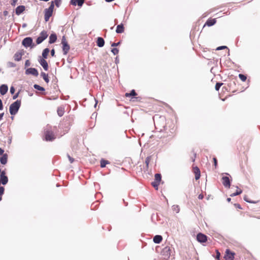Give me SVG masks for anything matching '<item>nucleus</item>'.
Masks as SVG:
<instances>
[{
	"label": "nucleus",
	"instance_id": "obj_13",
	"mask_svg": "<svg viewBox=\"0 0 260 260\" xmlns=\"http://www.w3.org/2000/svg\"><path fill=\"white\" fill-rule=\"evenodd\" d=\"M25 10V7L24 6H18L15 10V12L16 15H20Z\"/></svg>",
	"mask_w": 260,
	"mask_h": 260
},
{
	"label": "nucleus",
	"instance_id": "obj_33",
	"mask_svg": "<svg viewBox=\"0 0 260 260\" xmlns=\"http://www.w3.org/2000/svg\"><path fill=\"white\" fill-rule=\"evenodd\" d=\"M54 7V2H52L50 6L47 9L53 12Z\"/></svg>",
	"mask_w": 260,
	"mask_h": 260
},
{
	"label": "nucleus",
	"instance_id": "obj_1",
	"mask_svg": "<svg viewBox=\"0 0 260 260\" xmlns=\"http://www.w3.org/2000/svg\"><path fill=\"white\" fill-rule=\"evenodd\" d=\"M45 140L52 141L56 138L51 126H47L44 131Z\"/></svg>",
	"mask_w": 260,
	"mask_h": 260
},
{
	"label": "nucleus",
	"instance_id": "obj_9",
	"mask_svg": "<svg viewBox=\"0 0 260 260\" xmlns=\"http://www.w3.org/2000/svg\"><path fill=\"white\" fill-rule=\"evenodd\" d=\"M39 62L45 71H47L48 70V63L45 59L40 58L39 60Z\"/></svg>",
	"mask_w": 260,
	"mask_h": 260
},
{
	"label": "nucleus",
	"instance_id": "obj_5",
	"mask_svg": "<svg viewBox=\"0 0 260 260\" xmlns=\"http://www.w3.org/2000/svg\"><path fill=\"white\" fill-rule=\"evenodd\" d=\"M235 253L231 252L229 249H226L224 258L225 260H234Z\"/></svg>",
	"mask_w": 260,
	"mask_h": 260
},
{
	"label": "nucleus",
	"instance_id": "obj_57",
	"mask_svg": "<svg viewBox=\"0 0 260 260\" xmlns=\"http://www.w3.org/2000/svg\"><path fill=\"white\" fill-rule=\"evenodd\" d=\"M3 103L2 102V100L0 99V110H2L3 109Z\"/></svg>",
	"mask_w": 260,
	"mask_h": 260
},
{
	"label": "nucleus",
	"instance_id": "obj_42",
	"mask_svg": "<svg viewBox=\"0 0 260 260\" xmlns=\"http://www.w3.org/2000/svg\"><path fill=\"white\" fill-rule=\"evenodd\" d=\"M216 258L217 259H219L220 258V252L218 251V250H216Z\"/></svg>",
	"mask_w": 260,
	"mask_h": 260
},
{
	"label": "nucleus",
	"instance_id": "obj_51",
	"mask_svg": "<svg viewBox=\"0 0 260 260\" xmlns=\"http://www.w3.org/2000/svg\"><path fill=\"white\" fill-rule=\"evenodd\" d=\"M8 65L10 67H15V63H14L13 62H8Z\"/></svg>",
	"mask_w": 260,
	"mask_h": 260
},
{
	"label": "nucleus",
	"instance_id": "obj_56",
	"mask_svg": "<svg viewBox=\"0 0 260 260\" xmlns=\"http://www.w3.org/2000/svg\"><path fill=\"white\" fill-rule=\"evenodd\" d=\"M235 206L237 208H239V209H241V206L240 204H235Z\"/></svg>",
	"mask_w": 260,
	"mask_h": 260
},
{
	"label": "nucleus",
	"instance_id": "obj_46",
	"mask_svg": "<svg viewBox=\"0 0 260 260\" xmlns=\"http://www.w3.org/2000/svg\"><path fill=\"white\" fill-rule=\"evenodd\" d=\"M68 43V42H67L66 41V39L65 38L64 36H63L62 38V40H61V44H64V43Z\"/></svg>",
	"mask_w": 260,
	"mask_h": 260
},
{
	"label": "nucleus",
	"instance_id": "obj_49",
	"mask_svg": "<svg viewBox=\"0 0 260 260\" xmlns=\"http://www.w3.org/2000/svg\"><path fill=\"white\" fill-rule=\"evenodd\" d=\"M68 157L69 159V160H70L71 163H72V162H74V159L73 158L71 157L69 155H68Z\"/></svg>",
	"mask_w": 260,
	"mask_h": 260
},
{
	"label": "nucleus",
	"instance_id": "obj_4",
	"mask_svg": "<svg viewBox=\"0 0 260 260\" xmlns=\"http://www.w3.org/2000/svg\"><path fill=\"white\" fill-rule=\"evenodd\" d=\"M48 37V34L46 31H42L40 36L37 39L36 42L37 44H41L44 40H45Z\"/></svg>",
	"mask_w": 260,
	"mask_h": 260
},
{
	"label": "nucleus",
	"instance_id": "obj_12",
	"mask_svg": "<svg viewBox=\"0 0 260 260\" xmlns=\"http://www.w3.org/2000/svg\"><path fill=\"white\" fill-rule=\"evenodd\" d=\"M8 87L7 85L3 84L0 86V93L2 95H5L8 91Z\"/></svg>",
	"mask_w": 260,
	"mask_h": 260
},
{
	"label": "nucleus",
	"instance_id": "obj_10",
	"mask_svg": "<svg viewBox=\"0 0 260 260\" xmlns=\"http://www.w3.org/2000/svg\"><path fill=\"white\" fill-rule=\"evenodd\" d=\"M164 182L161 181V180H154L152 181L151 184L152 186L156 189L158 190V186L160 184H163Z\"/></svg>",
	"mask_w": 260,
	"mask_h": 260
},
{
	"label": "nucleus",
	"instance_id": "obj_27",
	"mask_svg": "<svg viewBox=\"0 0 260 260\" xmlns=\"http://www.w3.org/2000/svg\"><path fill=\"white\" fill-rule=\"evenodd\" d=\"M109 164V162L108 160L105 159H101V167L102 168H104L106 167L107 164Z\"/></svg>",
	"mask_w": 260,
	"mask_h": 260
},
{
	"label": "nucleus",
	"instance_id": "obj_48",
	"mask_svg": "<svg viewBox=\"0 0 260 260\" xmlns=\"http://www.w3.org/2000/svg\"><path fill=\"white\" fill-rule=\"evenodd\" d=\"M4 192V188L2 186L0 187V195H2Z\"/></svg>",
	"mask_w": 260,
	"mask_h": 260
},
{
	"label": "nucleus",
	"instance_id": "obj_53",
	"mask_svg": "<svg viewBox=\"0 0 260 260\" xmlns=\"http://www.w3.org/2000/svg\"><path fill=\"white\" fill-rule=\"evenodd\" d=\"M120 42H118V43H113L112 44L111 46L112 47H115V46H117L118 45H119L120 44Z\"/></svg>",
	"mask_w": 260,
	"mask_h": 260
},
{
	"label": "nucleus",
	"instance_id": "obj_26",
	"mask_svg": "<svg viewBox=\"0 0 260 260\" xmlns=\"http://www.w3.org/2000/svg\"><path fill=\"white\" fill-rule=\"evenodd\" d=\"M41 76L43 77L46 82L48 83L49 81L48 75L44 72H42L41 74Z\"/></svg>",
	"mask_w": 260,
	"mask_h": 260
},
{
	"label": "nucleus",
	"instance_id": "obj_25",
	"mask_svg": "<svg viewBox=\"0 0 260 260\" xmlns=\"http://www.w3.org/2000/svg\"><path fill=\"white\" fill-rule=\"evenodd\" d=\"M49 52V49L48 48L45 49L42 53V56L44 58H46Z\"/></svg>",
	"mask_w": 260,
	"mask_h": 260
},
{
	"label": "nucleus",
	"instance_id": "obj_39",
	"mask_svg": "<svg viewBox=\"0 0 260 260\" xmlns=\"http://www.w3.org/2000/svg\"><path fill=\"white\" fill-rule=\"evenodd\" d=\"M173 210L176 211V212H177V213L179 212V208L178 206H177V205L173 206Z\"/></svg>",
	"mask_w": 260,
	"mask_h": 260
},
{
	"label": "nucleus",
	"instance_id": "obj_38",
	"mask_svg": "<svg viewBox=\"0 0 260 260\" xmlns=\"http://www.w3.org/2000/svg\"><path fill=\"white\" fill-rule=\"evenodd\" d=\"M61 2V0H55L54 4L55 3L56 7H59Z\"/></svg>",
	"mask_w": 260,
	"mask_h": 260
},
{
	"label": "nucleus",
	"instance_id": "obj_62",
	"mask_svg": "<svg viewBox=\"0 0 260 260\" xmlns=\"http://www.w3.org/2000/svg\"><path fill=\"white\" fill-rule=\"evenodd\" d=\"M7 13H8V12L6 11L4 12V14L5 15H7Z\"/></svg>",
	"mask_w": 260,
	"mask_h": 260
},
{
	"label": "nucleus",
	"instance_id": "obj_28",
	"mask_svg": "<svg viewBox=\"0 0 260 260\" xmlns=\"http://www.w3.org/2000/svg\"><path fill=\"white\" fill-rule=\"evenodd\" d=\"M223 185L228 188H230V180H224V181L223 182Z\"/></svg>",
	"mask_w": 260,
	"mask_h": 260
},
{
	"label": "nucleus",
	"instance_id": "obj_59",
	"mask_svg": "<svg viewBox=\"0 0 260 260\" xmlns=\"http://www.w3.org/2000/svg\"><path fill=\"white\" fill-rule=\"evenodd\" d=\"M4 152V150L0 148V155H2Z\"/></svg>",
	"mask_w": 260,
	"mask_h": 260
},
{
	"label": "nucleus",
	"instance_id": "obj_61",
	"mask_svg": "<svg viewBox=\"0 0 260 260\" xmlns=\"http://www.w3.org/2000/svg\"><path fill=\"white\" fill-rule=\"evenodd\" d=\"M214 165L215 166H216L217 165V160L216 158H214Z\"/></svg>",
	"mask_w": 260,
	"mask_h": 260
},
{
	"label": "nucleus",
	"instance_id": "obj_15",
	"mask_svg": "<svg viewBox=\"0 0 260 260\" xmlns=\"http://www.w3.org/2000/svg\"><path fill=\"white\" fill-rule=\"evenodd\" d=\"M62 50L63 52V54L66 55L70 50V46L68 45V43H64V44H62Z\"/></svg>",
	"mask_w": 260,
	"mask_h": 260
},
{
	"label": "nucleus",
	"instance_id": "obj_45",
	"mask_svg": "<svg viewBox=\"0 0 260 260\" xmlns=\"http://www.w3.org/2000/svg\"><path fill=\"white\" fill-rule=\"evenodd\" d=\"M161 174H156L155 175V179H161Z\"/></svg>",
	"mask_w": 260,
	"mask_h": 260
},
{
	"label": "nucleus",
	"instance_id": "obj_54",
	"mask_svg": "<svg viewBox=\"0 0 260 260\" xmlns=\"http://www.w3.org/2000/svg\"><path fill=\"white\" fill-rule=\"evenodd\" d=\"M19 95V92H17L16 94H15L13 96V100H15L16 98H18Z\"/></svg>",
	"mask_w": 260,
	"mask_h": 260
},
{
	"label": "nucleus",
	"instance_id": "obj_22",
	"mask_svg": "<svg viewBox=\"0 0 260 260\" xmlns=\"http://www.w3.org/2000/svg\"><path fill=\"white\" fill-rule=\"evenodd\" d=\"M8 156L7 154H5L0 158V161L2 164L5 165L7 162Z\"/></svg>",
	"mask_w": 260,
	"mask_h": 260
},
{
	"label": "nucleus",
	"instance_id": "obj_58",
	"mask_svg": "<svg viewBox=\"0 0 260 260\" xmlns=\"http://www.w3.org/2000/svg\"><path fill=\"white\" fill-rule=\"evenodd\" d=\"M54 54H55V51L54 49H52L51 50V55L53 56L54 55Z\"/></svg>",
	"mask_w": 260,
	"mask_h": 260
},
{
	"label": "nucleus",
	"instance_id": "obj_34",
	"mask_svg": "<svg viewBox=\"0 0 260 260\" xmlns=\"http://www.w3.org/2000/svg\"><path fill=\"white\" fill-rule=\"evenodd\" d=\"M239 77L242 81H245L247 78L243 74H239Z\"/></svg>",
	"mask_w": 260,
	"mask_h": 260
},
{
	"label": "nucleus",
	"instance_id": "obj_50",
	"mask_svg": "<svg viewBox=\"0 0 260 260\" xmlns=\"http://www.w3.org/2000/svg\"><path fill=\"white\" fill-rule=\"evenodd\" d=\"M8 180H1V183L3 185H5L7 183Z\"/></svg>",
	"mask_w": 260,
	"mask_h": 260
},
{
	"label": "nucleus",
	"instance_id": "obj_31",
	"mask_svg": "<svg viewBox=\"0 0 260 260\" xmlns=\"http://www.w3.org/2000/svg\"><path fill=\"white\" fill-rule=\"evenodd\" d=\"M242 191L241 189H239L238 190H237L235 192L232 193L231 196V197H234V196H237V195H239V194H240L241 193H242Z\"/></svg>",
	"mask_w": 260,
	"mask_h": 260
},
{
	"label": "nucleus",
	"instance_id": "obj_17",
	"mask_svg": "<svg viewBox=\"0 0 260 260\" xmlns=\"http://www.w3.org/2000/svg\"><path fill=\"white\" fill-rule=\"evenodd\" d=\"M97 45L99 47H102L104 46V44H105V41L104 40V39L101 38V37H99L98 38V40H97Z\"/></svg>",
	"mask_w": 260,
	"mask_h": 260
},
{
	"label": "nucleus",
	"instance_id": "obj_21",
	"mask_svg": "<svg viewBox=\"0 0 260 260\" xmlns=\"http://www.w3.org/2000/svg\"><path fill=\"white\" fill-rule=\"evenodd\" d=\"M22 54L21 52H16L14 56V60L18 61L21 59Z\"/></svg>",
	"mask_w": 260,
	"mask_h": 260
},
{
	"label": "nucleus",
	"instance_id": "obj_35",
	"mask_svg": "<svg viewBox=\"0 0 260 260\" xmlns=\"http://www.w3.org/2000/svg\"><path fill=\"white\" fill-rule=\"evenodd\" d=\"M230 177H231L230 175H229V174H225L222 175L221 179H229Z\"/></svg>",
	"mask_w": 260,
	"mask_h": 260
},
{
	"label": "nucleus",
	"instance_id": "obj_64",
	"mask_svg": "<svg viewBox=\"0 0 260 260\" xmlns=\"http://www.w3.org/2000/svg\"><path fill=\"white\" fill-rule=\"evenodd\" d=\"M97 105V102H96V103L95 104L94 107H95Z\"/></svg>",
	"mask_w": 260,
	"mask_h": 260
},
{
	"label": "nucleus",
	"instance_id": "obj_52",
	"mask_svg": "<svg viewBox=\"0 0 260 260\" xmlns=\"http://www.w3.org/2000/svg\"><path fill=\"white\" fill-rule=\"evenodd\" d=\"M17 2V0H12L11 5L13 6H15L16 4V3Z\"/></svg>",
	"mask_w": 260,
	"mask_h": 260
},
{
	"label": "nucleus",
	"instance_id": "obj_32",
	"mask_svg": "<svg viewBox=\"0 0 260 260\" xmlns=\"http://www.w3.org/2000/svg\"><path fill=\"white\" fill-rule=\"evenodd\" d=\"M244 200L246 202H247L248 203H256V202L252 201L249 200V199L248 198V197L247 196H244Z\"/></svg>",
	"mask_w": 260,
	"mask_h": 260
},
{
	"label": "nucleus",
	"instance_id": "obj_3",
	"mask_svg": "<svg viewBox=\"0 0 260 260\" xmlns=\"http://www.w3.org/2000/svg\"><path fill=\"white\" fill-rule=\"evenodd\" d=\"M22 44L26 48L29 47L34 48L35 46V45L32 44V39L30 37L24 38L22 41Z\"/></svg>",
	"mask_w": 260,
	"mask_h": 260
},
{
	"label": "nucleus",
	"instance_id": "obj_36",
	"mask_svg": "<svg viewBox=\"0 0 260 260\" xmlns=\"http://www.w3.org/2000/svg\"><path fill=\"white\" fill-rule=\"evenodd\" d=\"M222 85V83H217L215 86L216 90H218Z\"/></svg>",
	"mask_w": 260,
	"mask_h": 260
},
{
	"label": "nucleus",
	"instance_id": "obj_20",
	"mask_svg": "<svg viewBox=\"0 0 260 260\" xmlns=\"http://www.w3.org/2000/svg\"><path fill=\"white\" fill-rule=\"evenodd\" d=\"M57 114L59 116H62L64 113V108L63 107L60 106L59 107L57 110Z\"/></svg>",
	"mask_w": 260,
	"mask_h": 260
},
{
	"label": "nucleus",
	"instance_id": "obj_44",
	"mask_svg": "<svg viewBox=\"0 0 260 260\" xmlns=\"http://www.w3.org/2000/svg\"><path fill=\"white\" fill-rule=\"evenodd\" d=\"M30 65V62L29 60H26L25 62V66L28 67Z\"/></svg>",
	"mask_w": 260,
	"mask_h": 260
},
{
	"label": "nucleus",
	"instance_id": "obj_8",
	"mask_svg": "<svg viewBox=\"0 0 260 260\" xmlns=\"http://www.w3.org/2000/svg\"><path fill=\"white\" fill-rule=\"evenodd\" d=\"M25 74L27 75L31 74L36 77H37L39 75L37 70L35 68H28L25 71Z\"/></svg>",
	"mask_w": 260,
	"mask_h": 260
},
{
	"label": "nucleus",
	"instance_id": "obj_24",
	"mask_svg": "<svg viewBox=\"0 0 260 260\" xmlns=\"http://www.w3.org/2000/svg\"><path fill=\"white\" fill-rule=\"evenodd\" d=\"M216 23L215 19H209L207 21L206 24H207L209 26H212Z\"/></svg>",
	"mask_w": 260,
	"mask_h": 260
},
{
	"label": "nucleus",
	"instance_id": "obj_29",
	"mask_svg": "<svg viewBox=\"0 0 260 260\" xmlns=\"http://www.w3.org/2000/svg\"><path fill=\"white\" fill-rule=\"evenodd\" d=\"M137 94L135 91V90H132L130 93H125V96L126 97H129V96H135Z\"/></svg>",
	"mask_w": 260,
	"mask_h": 260
},
{
	"label": "nucleus",
	"instance_id": "obj_30",
	"mask_svg": "<svg viewBox=\"0 0 260 260\" xmlns=\"http://www.w3.org/2000/svg\"><path fill=\"white\" fill-rule=\"evenodd\" d=\"M34 87L35 89H36L38 90H40V91H44L45 90V89L43 87H42L37 84H35Z\"/></svg>",
	"mask_w": 260,
	"mask_h": 260
},
{
	"label": "nucleus",
	"instance_id": "obj_7",
	"mask_svg": "<svg viewBox=\"0 0 260 260\" xmlns=\"http://www.w3.org/2000/svg\"><path fill=\"white\" fill-rule=\"evenodd\" d=\"M197 239L200 243H204L207 241V237L202 233H199L197 236Z\"/></svg>",
	"mask_w": 260,
	"mask_h": 260
},
{
	"label": "nucleus",
	"instance_id": "obj_16",
	"mask_svg": "<svg viewBox=\"0 0 260 260\" xmlns=\"http://www.w3.org/2000/svg\"><path fill=\"white\" fill-rule=\"evenodd\" d=\"M162 240V238L160 235H156L153 238V242L156 244L160 243Z\"/></svg>",
	"mask_w": 260,
	"mask_h": 260
},
{
	"label": "nucleus",
	"instance_id": "obj_47",
	"mask_svg": "<svg viewBox=\"0 0 260 260\" xmlns=\"http://www.w3.org/2000/svg\"><path fill=\"white\" fill-rule=\"evenodd\" d=\"M224 48H227V47L225 46H220V47H217L216 50H221V49H224Z\"/></svg>",
	"mask_w": 260,
	"mask_h": 260
},
{
	"label": "nucleus",
	"instance_id": "obj_37",
	"mask_svg": "<svg viewBox=\"0 0 260 260\" xmlns=\"http://www.w3.org/2000/svg\"><path fill=\"white\" fill-rule=\"evenodd\" d=\"M151 156H148L145 160V164L147 167L148 166L149 163L151 160Z\"/></svg>",
	"mask_w": 260,
	"mask_h": 260
},
{
	"label": "nucleus",
	"instance_id": "obj_41",
	"mask_svg": "<svg viewBox=\"0 0 260 260\" xmlns=\"http://www.w3.org/2000/svg\"><path fill=\"white\" fill-rule=\"evenodd\" d=\"M0 179H8L7 177L5 176V173L4 172L2 173Z\"/></svg>",
	"mask_w": 260,
	"mask_h": 260
},
{
	"label": "nucleus",
	"instance_id": "obj_19",
	"mask_svg": "<svg viewBox=\"0 0 260 260\" xmlns=\"http://www.w3.org/2000/svg\"><path fill=\"white\" fill-rule=\"evenodd\" d=\"M123 31H124L123 25L122 24H120L119 25H118L117 26L116 32L117 34H121V33L123 32Z\"/></svg>",
	"mask_w": 260,
	"mask_h": 260
},
{
	"label": "nucleus",
	"instance_id": "obj_18",
	"mask_svg": "<svg viewBox=\"0 0 260 260\" xmlns=\"http://www.w3.org/2000/svg\"><path fill=\"white\" fill-rule=\"evenodd\" d=\"M193 172L195 174V179H200V171L198 167L193 168Z\"/></svg>",
	"mask_w": 260,
	"mask_h": 260
},
{
	"label": "nucleus",
	"instance_id": "obj_14",
	"mask_svg": "<svg viewBox=\"0 0 260 260\" xmlns=\"http://www.w3.org/2000/svg\"><path fill=\"white\" fill-rule=\"evenodd\" d=\"M84 2V0H71V3L74 6L78 5L79 6H82Z\"/></svg>",
	"mask_w": 260,
	"mask_h": 260
},
{
	"label": "nucleus",
	"instance_id": "obj_2",
	"mask_svg": "<svg viewBox=\"0 0 260 260\" xmlns=\"http://www.w3.org/2000/svg\"><path fill=\"white\" fill-rule=\"evenodd\" d=\"M21 106V101L17 100L13 103H12L9 108V111L11 115H14L18 111Z\"/></svg>",
	"mask_w": 260,
	"mask_h": 260
},
{
	"label": "nucleus",
	"instance_id": "obj_11",
	"mask_svg": "<svg viewBox=\"0 0 260 260\" xmlns=\"http://www.w3.org/2000/svg\"><path fill=\"white\" fill-rule=\"evenodd\" d=\"M52 12L48 10V9H46L45 10V16H44V19L46 22L48 21L50 18V17L52 15Z\"/></svg>",
	"mask_w": 260,
	"mask_h": 260
},
{
	"label": "nucleus",
	"instance_id": "obj_6",
	"mask_svg": "<svg viewBox=\"0 0 260 260\" xmlns=\"http://www.w3.org/2000/svg\"><path fill=\"white\" fill-rule=\"evenodd\" d=\"M172 252V247L170 246L165 247L161 251L162 254L166 257H170Z\"/></svg>",
	"mask_w": 260,
	"mask_h": 260
},
{
	"label": "nucleus",
	"instance_id": "obj_40",
	"mask_svg": "<svg viewBox=\"0 0 260 260\" xmlns=\"http://www.w3.org/2000/svg\"><path fill=\"white\" fill-rule=\"evenodd\" d=\"M111 51L113 53L114 55H116L117 54H118V53L119 52L118 49L116 48H113L112 49Z\"/></svg>",
	"mask_w": 260,
	"mask_h": 260
},
{
	"label": "nucleus",
	"instance_id": "obj_63",
	"mask_svg": "<svg viewBox=\"0 0 260 260\" xmlns=\"http://www.w3.org/2000/svg\"><path fill=\"white\" fill-rule=\"evenodd\" d=\"M231 198H230L227 199V201H228V202H230L231 201Z\"/></svg>",
	"mask_w": 260,
	"mask_h": 260
},
{
	"label": "nucleus",
	"instance_id": "obj_60",
	"mask_svg": "<svg viewBox=\"0 0 260 260\" xmlns=\"http://www.w3.org/2000/svg\"><path fill=\"white\" fill-rule=\"evenodd\" d=\"M4 115V113L0 114V120L3 118Z\"/></svg>",
	"mask_w": 260,
	"mask_h": 260
},
{
	"label": "nucleus",
	"instance_id": "obj_23",
	"mask_svg": "<svg viewBox=\"0 0 260 260\" xmlns=\"http://www.w3.org/2000/svg\"><path fill=\"white\" fill-rule=\"evenodd\" d=\"M57 39V36L55 34H51L49 37V43H54Z\"/></svg>",
	"mask_w": 260,
	"mask_h": 260
},
{
	"label": "nucleus",
	"instance_id": "obj_55",
	"mask_svg": "<svg viewBox=\"0 0 260 260\" xmlns=\"http://www.w3.org/2000/svg\"><path fill=\"white\" fill-rule=\"evenodd\" d=\"M198 198L200 200H202L204 198V195L203 194H200L198 196Z\"/></svg>",
	"mask_w": 260,
	"mask_h": 260
},
{
	"label": "nucleus",
	"instance_id": "obj_43",
	"mask_svg": "<svg viewBox=\"0 0 260 260\" xmlns=\"http://www.w3.org/2000/svg\"><path fill=\"white\" fill-rule=\"evenodd\" d=\"M15 88L13 86H11L10 90V93L11 94H13L15 92Z\"/></svg>",
	"mask_w": 260,
	"mask_h": 260
}]
</instances>
